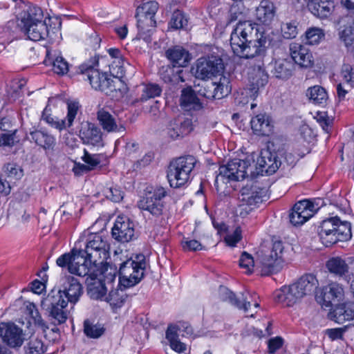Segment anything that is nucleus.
Segmentation results:
<instances>
[{"label":"nucleus","mask_w":354,"mask_h":354,"mask_svg":"<svg viewBox=\"0 0 354 354\" xmlns=\"http://www.w3.org/2000/svg\"><path fill=\"white\" fill-rule=\"evenodd\" d=\"M317 233L322 243L329 247L338 241H346L352 236L351 224L342 221L337 216L323 220L317 227Z\"/></svg>","instance_id":"nucleus-3"},{"label":"nucleus","mask_w":354,"mask_h":354,"mask_svg":"<svg viewBox=\"0 0 354 354\" xmlns=\"http://www.w3.org/2000/svg\"><path fill=\"white\" fill-rule=\"evenodd\" d=\"M125 61L123 56L115 60H112L109 64L110 73L113 77H122L125 73Z\"/></svg>","instance_id":"nucleus-49"},{"label":"nucleus","mask_w":354,"mask_h":354,"mask_svg":"<svg viewBox=\"0 0 354 354\" xmlns=\"http://www.w3.org/2000/svg\"><path fill=\"white\" fill-rule=\"evenodd\" d=\"M340 39L344 41L346 46H351L354 41V34L351 28H346L340 32Z\"/></svg>","instance_id":"nucleus-63"},{"label":"nucleus","mask_w":354,"mask_h":354,"mask_svg":"<svg viewBox=\"0 0 354 354\" xmlns=\"http://www.w3.org/2000/svg\"><path fill=\"white\" fill-rule=\"evenodd\" d=\"M112 236L120 243H128L136 239L133 222L127 216H118L112 228Z\"/></svg>","instance_id":"nucleus-16"},{"label":"nucleus","mask_w":354,"mask_h":354,"mask_svg":"<svg viewBox=\"0 0 354 354\" xmlns=\"http://www.w3.org/2000/svg\"><path fill=\"white\" fill-rule=\"evenodd\" d=\"M166 196V192L162 187L152 188L138 201V207L147 211L152 216L158 217L162 214L163 205L161 200Z\"/></svg>","instance_id":"nucleus-10"},{"label":"nucleus","mask_w":354,"mask_h":354,"mask_svg":"<svg viewBox=\"0 0 354 354\" xmlns=\"http://www.w3.org/2000/svg\"><path fill=\"white\" fill-rule=\"evenodd\" d=\"M329 317L339 324L354 320V301H346L337 304L330 312Z\"/></svg>","instance_id":"nucleus-23"},{"label":"nucleus","mask_w":354,"mask_h":354,"mask_svg":"<svg viewBox=\"0 0 354 354\" xmlns=\"http://www.w3.org/2000/svg\"><path fill=\"white\" fill-rule=\"evenodd\" d=\"M344 289L342 285L331 282L322 288L321 295L317 301L322 307H330L333 303L339 302L344 298Z\"/></svg>","instance_id":"nucleus-18"},{"label":"nucleus","mask_w":354,"mask_h":354,"mask_svg":"<svg viewBox=\"0 0 354 354\" xmlns=\"http://www.w3.org/2000/svg\"><path fill=\"white\" fill-rule=\"evenodd\" d=\"M29 139L46 151H53L56 145L55 137L42 129H33L29 133Z\"/></svg>","instance_id":"nucleus-28"},{"label":"nucleus","mask_w":354,"mask_h":354,"mask_svg":"<svg viewBox=\"0 0 354 354\" xmlns=\"http://www.w3.org/2000/svg\"><path fill=\"white\" fill-rule=\"evenodd\" d=\"M306 95L309 101L315 104L324 105L328 98L326 89L319 85L309 87L306 90Z\"/></svg>","instance_id":"nucleus-38"},{"label":"nucleus","mask_w":354,"mask_h":354,"mask_svg":"<svg viewBox=\"0 0 354 354\" xmlns=\"http://www.w3.org/2000/svg\"><path fill=\"white\" fill-rule=\"evenodd\" d=\"M257 26L249 21H239L230 35V46L234 55L245 59L259 57V64L251 74V96L257 93L260 87L266 84L268 75L266 73L262 58L266 52V38L262 34L258 36Z\"/></svg>","instance_id":"nucleus-1"},{"label":"nucleus","mask_w":354,"mask_h":354,"mask_svg":"<svg viewBox=\"0 0 354 354\" xmlns=\"http://www.w3.org/2000/svg\"><path fill=\"white\" fill-rule=\"evenodd\" d=\"M57 292H62L63 298H66L67 304H75L79 300L83 290L80 283L75 278L71 277L67 278L63 290H59Z\"/></svg>","instance_id":"nucleus-26"},{"label":"nucleus","mask_w":354,"mask_h":354,"mask_svg":"<svg viewBox=\"0 0 354 354\" xmlns=\"http://www.w3.org/2000/svg\"><path fill=\"white\" fill-rule=\"evenodd\" d=\"M218 297L221 300L228 302L231 305L239 309L243 310L246 312L250 307V301H247V297L243 298V301L240 298L236 297L233 292L225 286H221L218 288Z\"/></svg>","instance_id":"nucleus-34"},{"label":"nucleus","mask_w":354,"mask_h":354,"mask_svg":"<svg viewBox=\"0 0 354 354\" xmlns=\"http://www.w3.org/2000/svg\"><path fill=\"white\" fill-rule=\"evenodd\" d=\"M192 129V120L183 115H179L169 122L167 133L170 138L176 139L189 134Z\"/></svg>","instance_id":"nucleus-22"},{"label":"nucleus","mask_w":354,"mask_h":354,"mask_svg":"<svg viewBox=\"0 0 354 354\" xmlns=\"http://www.w3.org/2000/svg\"><path fill=\"white\" fill-rule=\"evenodd\" d=\"M326 266L330 273L337 277H343L348 272V264L339 257H332L328 259Z\"/></svg>","instance_id":"nucleus-39"},{"label":"nucleus","mask_w":354,"mask_h":354,"mask_svg":"<svg viewBox=\"0 0 354 354\" xmlns=\"http://www.w3.org/2000/svg\"><path fill=\"white\" fill-rule=\"evenodd\" d=\"M283 341L280 337H275L271 339L268 342V349L270 353H274L277 350L280 348L282 346Z\"/></svg>","instance_id":"nucleus-64"},{"label":"nucleus","mask_w":354,"mask_h":354,"mask_svg":"<svg viewBox=\"0 0 354 354\" xmlns=\"http://www.w3.org/2000/svg\"><path fill=\"white\" fill-rule=\"evenodd\" d=\"M290 59L295 64L301 68H310L313 66L314 59L312 53L308 48L298 44L291 43L290 44Z\"/></svg>","instance_id":"nucleus-20"},{"label":"nucleus","mask_w":354,"mask_h":354,"mask_svg":"<svg viewBox=\"0 0 354 354\" xmlns=\"http://www.w3.org/2000/svg\"><path fill=\"white\" fill-rule=\"evenodd\" d=\"M120 288L113 289L104 297V301L109 304L113 311L120 308L125 303L127 298L126 292Z\"/></svg>","instance_id":"nucleus-37"},{"label":"nucleus","mask_w":354,"mask_h":354,"mask_svg":"<svg viewBox=\"0 0 354 354\" xmlns=\"http://www.w3.org/2000/svg\"><path fill=\"white\" fill-rule=\"evenodd\" d=\"M146 267V257L142 254H136L121 263L118 286L129 288L139 283L145 277Z\"/></svg>","instance_id":"nucleus-6"},{"label":"nucleus","mask_w":354,"mask_h":354,"mask_svg":"<svg viewBox=\"0 0 354 354\" xmlns=\"http://www.w3.org/2000/svg\"><path fill=\"white\" fill-rule=\"evenodd\" d=\"M241 239V230L240 227H236L232 234H227L225 238V241L227 245L233 247Z\"/></svg>","instance_id":"nucleus-62"},{"label":"nucleus","mask_w":354,"mask_h":354,"mask_svg":"<svg viewBox=\"0 0 354 354\" xmlns=\"http://www.w3.org/2000/svg\"><path fill=\"white\" fill-rule=\"evenodd\" d=\"M80 137L84 142L93 145H102V135L100 129L90 122L82 124L80 131Z\"/></svg>","instance_id":"nucleus-27"},{"label":"nucleus","mask_w":354,"mask_h":354,"mask_svg":"<svg viewBox=\"0 0 354 354\" xmlns=\"http://www.w3.org/2000/svg\"><path fill=\"white\" fill-rule=\"evenodd\" d=\"M104 268H102L101 273L96 276L87 274L93 281L88 283L87 294L92 299L104 301V297L106 296V288L101 279H97L98 276L104 274Z\"/></svg>","instance_id":"nucleus-29"},{"label":"nucleus","mask_w":354,"mask_h":354,"mask_svg":"<svg viewBox=\"0 0 354 354\" xmlns=\"http://www.w3.org/2000/svg\"><path fill=\"white\" fill-rule=\"evenodd\" d=\"M25 305L27 313L34 319L35 324L38 325L45 332L48 326L42 319L35 304L28 301L25 303Z\"/></svg>","instance_id":"nucleus-46"},{"label":"nucleus","mask_w":354,"mask_h":354,"mask_svg":"<svg viewBox=\"0 0 354 354\" xmlns=\"http://www.w3.org/2000/svg\"><path fill=\"white\" fill-rule=\"evenodd\" d=\"M187 24L188 19L183 12L178 10L173 12L169 22L171 28L176 30L185 28Z\"/></svg>","instance_id":"nucleus-47"},{"label":"nucleus","mask_w":354,"mask_h":354,"mask_svg":"<svg viewBox=\"0 0 354 354\" xmlns=\"http://www.w3.org/2000/svg\"><path fill=\"white\" fill-rule=\"evenodd\" d=\"M318 204L309 200H304L297 203L290 214V221L295 225H301L310 218L318 210Z\"/></svg>","instance_id":"nucleus-15"},{"label":"nucleus","mask_w":354,"mask_h":354,"mask_svg":"<svg viewBox=\"0 0 354 354\" xmlns=\"http://www.w3.org/2000/svg\"><path fill=\"white\" fill-rule=\"evenodd\" d=\"M305 38L307 44H317L324 38V32L319 28L312 27L306 31Z\"/></svg>","instance_id":"nucleus-48"},{"label":"nucleus","mask_w":354,"mask_h":354,"mask_svg":"<svg viewBox=\"0 0 354 354\" xmlns=\"http://www.w3.org/2000/svg\"><path fill=\"white\" fill-rule=\"evenodd\" d=\"M91 62L92 65L86 63L82 64L79 67L80 71L86 76L93 88L104 91L110 86V79L108 78L106 73H101L94 68V66L98 64V59L96 57H94Z\"/></svg>","instance_id":"nucleus-13"},{"label":"nucleus","mask_w":354,"mask_h":354,"mask_svg":"<svg viewBox=\"0 0 354 354\" xmlns=\"http://www.w3.org/2000/svg\"><path fill=\"white\" fill-rule=\"evenodd\" d=\"M0 337L11 348L21 346L25 339L23 330L13 322L0 323Z\"/></svg>","instance_id":"nucleus-17"},{"label":"nucleus","mask_w":354,"mask_h":354,"mask_svg":"<svg viewBox=\"0 0 354 354\" xmlns=\"http://www.w3.org/2000/svg\"><path fill=\"white\" fill-rule=\"evenodd\" d=\"M46 57L48 60L52 62L53 70L55 73L58 75H64L68 72V62L62 56L57 55L55 51L53 53L51 50H47Z\"/></svg>","instance_id":"nucleus-40"},{"label":"nucleus","mask_w":354,"mask_h":354,"mask_svg":"<svg viewBox=\"0 0 354 354\" xmlns=\"http://www.w3.org/2000/svg\"><path fill=\"white\" fill-rule=\"evenodd\" d=\"M319 286L316 277L304 274L290 286H284L274 292V299L283 306H292L302 298L311 295Z\"/></svg>","instance_id":"nucleus-2"},{"label":"nucleus","mask_w":354,"mask_h":354,"mask_svg":"<svg viewBox=\"0 0 354 354\" xmlns=\"http://www.w3.org/2000/svg\"><path fill=\"white\" fill-rule=\"evenodd\" d=\"M45 351L43 342L38 339H32L28 344L26 354H44Z\"/></svg>","instance_id":"nucleus-53"},{"label":"nucleus","mask_w":354,"mask_h":354,"mask_svg":"<svg viewBox=\"0 0 354 354\" xmlns=\"http://www.w3.org/2000/svg\"><path fill=\"white\" fill-rule=\"evenodd\" d=\"M295 70V64L290 58L278 59L274 62L271 73L277 79L287 80L293 75Z\"/></svg>","instance_id":"nucleus-25"},{"label":"nucleus","mask_w":354,"mask_h":354,"mask_svg":"<svg viewBox=\"0 0 354 354\" xmlns=\"http://www.w3.org/2000/svg\"><path fill=\"white\" fill-rule=\"evenodd\" d=\"M165 55L174 67H185L190 60L189 52L178 46L167 49Z\"/></svg>","instance_id":"nucleus-31"},{"label":"nucleus","mask_w":354,"mask_h":354,"mask_svg":"<svg viewBox=\"0 0 354 354\" xmlns=\"http://www.w3.org/2000/svg\"><path fill=\"white\" fill-rule=\"evenodd\" d=\"M84 331L86 336L91 338H98L104 333V328L100 326L93 325L88 321L84 322Z\"/></svg>","instance_id":"nucleus-51"},{"label":"nucleus","mask_w":354,"mask_h":354,"mask_svg":"<svg viewBox=\"0 0 354 354\" xmlns=\"http://www.w3.org/2000/svg\"><path fill=\"white\" fill-rule=\"evenodd\" d=\"M181 244L183 250L186 251H196L203 249L201 243L194 239L188 240L187 239H184Z\"/></svg>","instance_id":"nucleus-61"},{"label":"nucleus","mask_w":354,"mask_h":354,"mask_svg":"<svg viewBox=\"0 0 354 354\" xmlns=\"http://www.w3.org/2000/svg\"><path fill=\"white\" fill-rule=\"evenodd\" d=\"M109 250V245L107 241L102 235L98 234L90 235L85 250L82 251L84 252L86 264H88L89 268L94 271V276L102 272Z\"/></svg>","instance_id":"nucleus-5"},{"label":"nucleus","mask_w":354,"mask_h":354,"mask_svg":"<svg viewBox=\"0 0 354 354\" xmlns=\"http://www.w3.org/2000/svg\"><path fill=\"white\" fill-rule=\"evenodd\" d=\"M41 119L50 125L52 127L62 131L66 128V124L65 120H58L57 118H53L50 113V109L48 106H46L42 112Z\"/></svg>","instance_id":"nucleus-45"},{"label":"nucleus","mask_w":354,"mask_h":354,"mask_svg":"<svg viewBox=\"0 0 354 354\" xmlns=\"http://www.w3.org/2000/svg\"><path fill=\"white\" fill-rule=\"evenodd\" d=\"M250 165V160L248 159H233L219 167V174L216 176V182L225 179L233 181L243 180L247 176Z\"/></svg>","instance_id":"nucleus-9"},{"label":"nucleus","mask_w":354,"mask_h":354,"mask_svg":"<svg viewBox=\"0 0 354 354\" xmlns=\"http://www.w3.org/2000/svg\"><path fill=\"white\" fill-rule=\"evenodd\" d=\"M4 171L8 177L16 179L20 178L23 176L22 169L15 163H8L4 167Z\"/></svg>","instance_id":"nucleus-57"},{"label":"nucleus","mask_w":354,"mask_h":354,"mask_svg":"<svg viewBox=\"0 0 354 354\" xmlns=\"http://www.w3.org/2000/svg\"><path fill=\"white\" fill-rule=\"evenodd\" d=\"M266 191L257 186V185H251L243 187L239 196V201L241 203V207L244 205H256L262 203L263 198L266 196Z\"/></svg>","instance_id":"nucleus-21"},{"label":"nucleus","mask_w":354,"mask_h":354,"mask_svg":"<svg viewBox=\"0 0 354 354\" xmlns=\"http://www.w3.org/2000/svg\"><path fill=\"white\" fill-rule=\"evenodd\" d=\"M101 154H91L86 150H84V156H82L83 161L88 165L89 169H92L101 162Z\"/></svg>","instance_id":"nucleus-55"},{"label":"nucleus","mask_w":354,"mask_h":354,"mask_svg":"<svg viewBox=\"0 0 354 354\" xmlns=\"http://www.w3.org/2000/svg\"><path fill=\"white\" fill-rule=\"evenodd\" d=\"M21 31L32 41H37L46 39L49 30L46 21L35 23L21 28Z\"/></svg>","instance_id":"nucleus-32"},{"label":"nucleus","mask_w":354,"mask_h":354,"mask_svg":"<svg viewBox=\"0 0 354 354\" xmlns=\"http://www.w3.org/2000/svg\"><path fill=\"white\" fill-rule=\"evenodd\" d=\"M44 21H46V19L41 8L32 4H26L20 14L19 26L22 28L26 26V25Z\"/></svg>","instance_id":"nucleus-24"},{"label":"nucleus","mask_w":354,"mask_h":354,"mask_svg":"<svg viewBox=\"0 0 354 354\" xmlns=\"http://www.w3.org/2000/svg\"><path fill=\"white\" fill-rule=\"evenodd\" d=\"M196 162L192 156H182L171 162L167 177L171 187L178 188L185 185Z\"/></svg>","instance_id":"nucleus-7"},{"label":"nucleus","mask_w":354,"mask_h":354,"mask_svg":"<svg viewBox=\"0 0 354 354\" xmlns=\"http://www.w3.org/2000/svg\"><path fill=\"white\" fill-rule=\"evenodd\" d=\"M158 3L149 1L142 3L136 9L137 39L143 40L148 46L151 43L152 34L156 26L155 15L158 10Z\"/></svg>","instance_id":"nucleus-4"},{"label":"nucleus","mask_w":354,"mask_h":354,"mask_svg":"<svg viewBox=\"0 0 354 354\" xmlns=\"http://www.w3.org/2000/svg\"><path fill=\"white\" fill-rule=\"evenodd\" d=\"M214 86V83H207L201 88L198 93L201 95L205 97V98L210 100L217 99L215 88Z\"/></svg>","instance_id":"nucleus-59"},{"label":"nucleus","mask_w":354,"mask_h":354,"mask_svg":"<svg viewBox=\"0 0 354 354\" xmlns=\"http://www.w3.org/2000/svg\"><path fill=\"white\" fill-rule=\"evenodd\" d=\"M180 106L186 111H197L202 109V103L192 87H187L181 91Z\"/></svg>","instance_id":"nucleus-35"},{"label":"nucleus","mask_w":354,"mask_h":354,"mask_svg":"<svg viewBox=\"0 0 354 354\" xmlns=\"http://www.w3.org/2000/svg\"><path fill=\"white\" fill-rule=\"evenodd\" d=\"M104 192L107 198L115 203L120 202L123 198L122 192L117 188L109 187Z\"/></svg>","instance_id":"nucleus-60"},{"label":"nucleus","mask_w":354,"mask_h":354,"mask_svg":"<svg viewBox=\"0 0 354 354\" xmlns=\"http://www.w3.org/2000/svg\"><path fill=\"white\" fill-rule=\"evenodd\" d=\"M250 124L254 133L258 136H269L272 131L271 120L265 113H260L253 117Z\"/></svg>","instance_id":"nucleus-33"},{"label":"nucleus","mask_w":354,"mask_h":354,"mask_svg":"<svg viewBox=\"0 0 354 354\" xmlns=\"http://www.w3.org/2000/svg\"><path fill=\"white\" fill-rule=\"evenodd\" d=\"M257 165L261 169V171L270 174L275 172L279 168L278 161L275 157L272 158L271 153L268 151L261 153L257 158Z\"/></svg>","instance_id":"nucleus-41"},{"label":"nucleus","mask_w":354,"mask_h":354,"mask_svg":"<svg viewBox=\"0 0 354 354\" xmlns=\"http://www.w3.org/2000/svg\"><path fill=\"white\" fill-rule=\"evenodd\" d=\"M283 251L282 242L275 241L273 243L271 250L262 255L261 264L263 275H269L279 271Z\"/></svg>","instance_id":"nucleus-14"},{"label":"nucleus","mask_w":354,"mask_h":354,"mask_svg":"<svg viewBox=\"0 0 354 354\" xmlns=\"http://www.w3.org/2000/svg\"><path fill=\"white\" fill-rule=\"evenodd\" d=\"M67 305V301L63 298L62 292H51L42 301V306L47 308L50 316L57 324H63L66 321L68 313L65 308Z\"/></svg>","instance_id":"nucleus-11"},{"label":"nucleus","mask_w":354,"mask_h":354,"mask_svg":"<svg viewBox=\"0 0 354 354\" xmlns=\"http://www.w3.org/2000/svg\"><path fill=\"white\" fill-rule=\"evenodd\" d=\"M275 12L274 3L270 1H262L256 10L258 20L263 24L270 23L273 19Z\"/></svg>","instance_id":"nucleus-36"},{"label":"nucleus","mask_w":354,"mask_h":354,"mask_svg":"<svg viewBox=\"0 0 354 354\" xmlns=\"http://www.w3.org/2000/svg\"><path fill=\"white\" fill-rule=\"evenodd\" d=\"M309 10L316 17L325 19L328 17L333 9L334 3L330 0H307Z\"/></svg>","instance_id":"nucleus-30"},{"label":"nucleus","mask_w":354,"mask_h":354,"mask_svg":"<svg viewBox=\"0 0 354 354\" xmlns=\"http://www.w3.org/2000/svg\"><path fill=\"white\" fill-rule=\"evenodd\" d=\"M162 92V88L157 84H143L142 86V95L137 100L140 102H145L150 98H153L159 96Z\"/></svg>","instance_id":"nucleus-43"},{"label":"nucleus","mask_w":354,"mask_h":354,"mask_svg":"<svg viewBox=\"0 0 354 354\" xmlns=\"http://www.w3.org/2000/svg\"><path fill=\"white\" fill-rule=\"evenodd\" d=\"M97 120L102 129L107 132L119 131L115 118L104 109L97 111Z\"/></svg>","instance_id":"nucleus-42"},{"label":"nucleus","mask_w":354,"mask_h":354,"mask_svg":"<svg viewBox=\"0 0 354 354\" xmlns=\"http://www.w3.org/2000/svg\"><path fill=\"white\" fill-rule=\"evenodd\" d=\"M239 266L241 268L245 269L246 274H251L254 266V261L252 255L246 252H243L239 259Z\"/></svg>","instance_id":"nucleus-50"},{"label":"nucleus","mask_w":354,"mask_h":354,"mask_svg":"<svg viewBox=\"0 0 354 354\" xmlns=\"http://www.w3.org/2000/svg\"><path fill=\"white\" fill-rule=\"evenodd\" d=\"M315 119L323 130L326 133H329L333 124V119L330 118L326 112H318L315 116Z\"/></svg>","instance_id":"nucleus-54"},{"label":"nucleus","mask_w":354,"mask_h":354,"mask_svg":"<svg viewBox=\"0 0 354 354\" xmlns=\"http://www.w3.org/2000/svg\"><path fill=\"white\" fill-rule=\"evenodd\" d=\"M56 263L59 267L67 268L70 273L80 277H86L87 274L94 276V271L86 264L82 250L73 249L71 252L58 257Z\"/></svg>","instance_id":"nucleus-8"},{"label":"nucleus","mask_w":354,"mask_h":354,"mask_svg":"<svg viewBox=\"0 0 354 354\" xmlns=\"http://www.w3.org/2000/svg\"><path fill=\"white\" fill-rule=\"evenodd\" d=\"M342 75L348 85L354 87V68L348 64H344L342 69Z\"/></svg>","instance_id":"nucleus-58"},{"label":"nucleus","mask_w":354,"mask_h":354,"mask_svg":"<svg viewBox=\"0 0 354 354\" xmlns=\"http://www.w3.org/2000/svg\"><path fill=\"white\" fill-rule=\"evenodd\" d=\"M68 113L66 116V127H70L79 111L80 104L77 102H68L67 103Z\"/></svg>","instance_id":"nucleus-52"},{"label":"nucleus","mask_w":354,"mask_h":354,"mask_svg":"<svg viewBox=\"0 0 354 354\" xmlns=\"http://www.w3.org/2000/svg\"><path fill=\"white\" fill-rule=\"evenodd\" d=\"M214 84L215 92L217 99H221L227 96L231 91V86L230 85V80L227 77L222 75L218 82H213Z\"/></svg>","instance_id":"nucleus-44"},{"label":"nucleus","mask_w":354,"mask_h":354,"mask_svg":"<svg viewBox=\"0 0 354 354\" xmlns=\"http://www.w3.org/2000/svg\"><path fill=\"white\" fill-rule=\"evenodd\" d=\"M224 69L221 58L217 56L203 57L197 60L196 77L201 80L220 75Z\"/></svg>","instance_id":"nucleus-12"},{"label":"nucleus","mask_w":354,"mask_h":354,"mask_svg":"<svg viewBox=\"0 0 354 354\" xmlns=\"http://www.w3.org/2000/svg\"><path fill=\"white\" fill-rule=\"evenodd\" d=\"M281 31L284 38L292 39L297 35V27L295 22H288L281 26Z\"/></svg>","instance_id":"nucleus-56"},{"label":"nucleus","mask_w":354,"mask_h":354,"mask_svg":"<svg viewBox=\"0 0 354 354\" xmlns=\"http://www.w3.org/2000/svg\"><path fill=\"white\" fill-rule=\"evenodd\" d=\"M178 330L184 332L183 335L190 336L193 334L192 327L187 323H183L180 326H169L166 331V338L169 342L170 347L178 353L186 351V345L179 341Z\"/></svg>","instance_id":"nucleus-19"}]
</instances>
